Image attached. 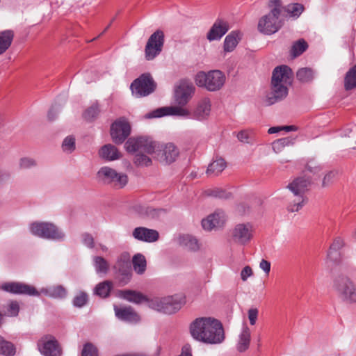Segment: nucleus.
I'll use <instances>...</instances> for the list:
<instances>
[{
  "label": "nucleus",
  "instance_id": "obj_16",
  "mask_svg": "<svg viewBox=\"0 0 356 356\" xmlns=\"http://www.w3.org/2000/svg\"><path fill=\"white\" fill-rule=\"evenodd\" d=\"M1 289L5 291L14 294L28 295L31 296H38L40 295V293L34 286L22 282L5 283L1 286Z\"/></svg>",
  "mask_w": 356,
  "mask_h": 356
},
{
  "label": "nucleus",
  "instance_id": "obj_9",
  "mask_svg": "<svg viewBox=\"0 0 356 356\" xmlns=\"http://www.w3.org/2000/svg\"><path fill=\"white\" fill-rule=\"evenodd\" d=\"M124 146L129 152H144L149 154H156L157 152L156 143L147 136L131 138L126 142Z\"/></svg>",
  "mask_w": 356,
  "mask_h": 356
},
{
  "label": "nucleus",
  "instance_id": "obj_27",
  "mask_svg": "<svg viewBox=\"0 0 356 356\" xmlns=\"http://www.w3.org/2000/svg\"><path fill=\"white\" fill-rule=\"evenodd\" d=\"M118 294L120 298L135 304H140L143 301L148 300L143 293L134 290L119 291Z\"/></svg>",
  "mask_w": 356,
  "mask_h": 356
},
{
  "label": "nucleus",
  "instance_id": "obj_22",
  "mask_svg": "<svg viewBox=\"0 0 356 356\" xmlns=\"http://www.w3.org/2000/svg\"><path fill=\"white\" fill-rule=\"evenodd\" d=\"M225 222V215L222 211H217L202 220L204 229L211 231L213 229L222 227Z\"/></svg>",
  "mask_w": 356,
  "mask_h": 356
},
{
  "label": "nucleus",
  "instance_id": "obj_3",
  "mask_svg": "<svg viewBox=\"0 0 356 356\" xmlns=\"http://www.w3.org/2000/svg\"><path fill=\"white\" fill-rule=\"evenodd\" d=\"M310 184V178L304 176L296 178L287 186L293 194L287 207L289 211H298L307 203V198L305 196V193L308 190Z\"/></svg>",
  "mask_w": 356,
  "mask_h": 356
},
{
  "label": "nucleus",
  "instance_id": "obj_8",
  "mask_svg": "<svg viewBox=\"0 0 356 356\" xmlns=\"http://www.w3.org/2000/svg\"><path fill=\"white\" fill-rule=\"evenodd\" d=\"M97 179L105 184H109L115 188H122L128 183V177L125 173L118 172L115 169L103 166L97 172Z\"/></svg>",
  "mask_w": 356,
  "mask_h": 356
},
{
  "label": "nucleus",
  "instance_id": "obj_34",
  "mask_svg": "<svg viewBox=\"0 0 356 356\" xmlns=\"http://www.w3.org/2000/svg\"><path fill=\"white\" fill-rule=\"evenodd\" d=\"M296 138L292 137H286L275 140L272 143V147L275 153H280L285 147L291 146L295 143Z\"/></svg>",
  "mask_w": 356,
  "mask_h": 356
},
{
  "label": "nucleus",
  "instance_id": "obj_13",
  "mask_svg": "<svg viewBox=\"0 0 356 356\" xmlns=\"http://www.w3.org/2000/svg\"><path fill=\"white\" fill-rule=\"evenodd\" d=\"M253 227L250 223L237 224L231 232L232 241L240 245L248 243L253 237Z\"/></svg>",
  "mask_w": 356,
  "mask_h": 356
},
{
  "label": "nucleus",
  "instance_id": "obj_28",
  "mask_svg": "<svg viewBox=\"0 0 356 356\" xmlns=\"http://www.w3.org/2000/svg\"><path fill=\"white\" fill-rule=\"evenodd\" d=\"M99 156L106 161H114L120 159V153L118 149L111 144L104 145L99 151Z\"/></svg>",
  "mask_w": 356,
  "mask_h": 356
},
{
  "label": "nucleus",
  "instance_id": "obj_5",
  "mask_svg": "<svg viewBox=\"0 0 356 356\" xmlns=\"http://www.w3.org/2000/svg\"><path fill=\"white\" fill-rule=\"evenodd\" d=\"M226 76L220 70H211L208 72H199L195 78L197 86L202 87L208 91L219 90L224 86Z\"/></svg>",
  "mask_w": 356,
  "mask_h": 356
},
{
  "label": "nucleus",
  "instance_id": "obj_41",
  "mask_svg": "<svg viewBox=\"0 0 356 356\" xmlns=\"http://www.w3.org/2000/svg\"><path fill=\"white\" fill-rule=\"evenodd\" d=\"M297 79L303 83L312 81L314 79V72L311 68L303 67L296 73Z\"/></svg>",
  "mask_w": 356,
  "mask_h": 356
},
{
  "label": "nucleus",
  "instance_id": "obj_31",
  "mask_svg": "<svg viewBox=\"0 0 356 356\" xmlns=\"http://www.w3.org/2000/svg\"><path fill=\"white\" fill-rule=\"evenodd\" d=\"M325 265L332 271L339 266L341 262V257L340 252L334 251L329 249L325 258Z\"/></svg>",
  "mask_w": 356,
  "mask_h": 356
},
{
  "label": "nucleus",
  "instance_id": "obj_57",
  "mask_svg": "<svg viewBox=\"0 0 356 356\" xmlns=\"http://www.w3.org/2000/svg\"><path fill=\"white\" fill-rule=\"evenodd\" d=\"M334 177L335 173L333 172H329L327 173L323 179L322 186L327 187L330 186L332 183Z\"/></svg>",
  "mask_w": 356,
  "mask_h": 356
},
{
  "label": "nucleus",
  "instance_id": "obj_51",
  "mask_svg": "<svg viewBox=\"0 0 356 356\" xmlns=\"http://www.w3.org/2000/svg\"><path fill=\"white\" fill-rule=\"evenodd\" d=\"M251 134V131L248 130H243L238 133L237 138L242 143H249Z\"/></svg>",
  "mask_w": 356,
  "mask_h": 356
},
{
  "label": "nucleus",
  "instance_id": "obj_2",
  "mask_svg": "<svg viewBox=\"0 0 356 356\" xmlns=\"http://www.w3.org/2000/svg\"><path fill=\"white\" fill-rule=\"evenodd\" d=\"M268 6L270 12L259 19L257 28L260 33L271 35L282 26L283 21L280 15L283 7L280 0H269Z\"/></svg>",
  "mask_w": 356,
  "mask_h": 356
},
{
  "label": "nucleus",
  "instance_id": "obj_58",
  "mask_svg": "<svg viewBox=\"0 0 356 356\" xmlns=\"http://www.w3.org/2000/svg\"><path fill=\"white\" fill-rule=\"evenodd\" d=\"M307 169L312 173L317 174L321 170L320 165H316L314 161H310L307 165Z\"/></svg>",
  "mask_w": 356,
  "mask_h": 356
},
{
  "label": "nucleus",
  "instance_id": "obj_48",
  "mask_svg": "<svg viewBox=\"0 0 356 356\" xmlns=\"http://www.w3.org/2000/svg\"><path fill=\"white\" fill-rule=\"evenodd\" d=\"M62 149L65 152L72 153L75 149V138L72 136H67L63 142Z\"/></svg>",
  "mask_w": 356,
  "mask_h": 356
},
{
  "label": "nucleus",
  "instance_id": "obj_42",
  "mask_svg": "<svg viewBox=\"0 0 356 356\" xmlns=\"http://www.w3.org/2000/svg\"><path fill=\"white\" fill-rule=\"evenodd\" d=\"M94 265L97 273L106 274L108 270V264L106 260L102 257H94Z\"/></svg>",
  "mask_w": 356,
  "mask_h": 356
},
{
  "label": "nucleus",
  "instance_id": "obj_18",
  "mask_svg": "<svg viewBox=\"0 0 356 356\" xmlns=\"http://www.w3.org/2000/svg\"><path fill=\"white\" fill-rule=\"evenodd\" d=\"M195 88L192 83H181L175 90V99L179 106L188 104L194 93Z\"/></svg>",
  "mask_w": 356,
  "mask_h": 356
},
{
  "label": "nucleus",
  "instance_id": "obj_29",
  "mask_svg": "<svg viewBox=\"0 0 356 356\" xmlns=\"http://www.w3.org/2000/svg\"><path fill=\"white\" fill-rule=\"evenodd\" d=\"M227 166L225 161L222 158L216 157L209 165L206 173L208 176H218Z\"/></svg>",
  "mask_w": 356,
  "mask_h": 356
},
{
  "label": "nucleus",
  "instance_id": "obj_52",
  "mask_svg": "<svg viewBox=\"0 0 356 356\" xmlns=\"http://www.w3.org/2000/svg\"><path fill=\"white\" fill-rule=\"evenodd\" d=\"M344 241L342 238L338 237L334 240L329 249L339 252V250L344 246Z\"/></svg>",
  "mask_w": 356,
  "mask_h": 356
},
{
  "label": "nucleus",
  "instance_id": "obj_53",
  "mask_svg": "<svg viewBox=\"0 0 356 356\" xmlns=\"http://www.w3.org/2000/svg\"><path fill=\"white\" fill-rule=\"evenodd\" d=\"M19 306L17 302H12L8 305V313L10 316H16L18 315Z\"/></svg>",
  "mask_w": 356,
  "mask_h": 356
},
{
  "label": "nucleus",
  "instance_id": "obj_47",
  "mask_svg": "<svg viewBox=\"0 0 356 356\" xmlns=\"http://www.w3.org/2000/svg\"><path fill=\"white\" fill-rule=\"evenodd\" d=\"M37 161L31 157H22L19 161V167L22 170L31 169L37 166Z\"/></svg>",
  "mask_w": 356,
  "mask_h": 356
},
{
  "label": "nucleus",
  "instance_id": "obj_59",
  "mask_svg": "<svg viewBox=\"0 0 356 356\" xmlns=\"http://www.w3.org/2000/svg\"><path fill=\"white\" fill-rule=\"evenodd\" d=\"M140 214L147 217H154L156 213V211L151 207L142 208L140 211Z\"/></svg>",
  "mask_w": 356,
  "mask_h": 356
},
{
  "label": "nucleus",
  "instance_id": "obj_25",
  "mask_svg": "<svg viewBox=\"0 0 356 356\" xmlns=\"http://www.w3.org/2000/svg\"><path fill=\"white\" fill-rule=\"evenodd\" d=\"M115 316L120 320L136 323L140 321V316L131 307H114Z\"/></svg>",
  "mask_w": 356,
  "mask_h": 356
},
{
  "label": "nucleus",
  "instance_id": "obj_21",
  "mask_svg": "<svg viewBox=\"0 0 356 356\" xmlns=\"http://www.w3.org/2000/svg\"><path fill=\"white\" fill-rule=\"evenodd\" d=\"M288 86L284 83H271L272 91L266 97L267 104L272 105L285 98L288 94Z\"/></svg>",
  "mask_w": 356,
  "mask_h": 356
},
{
  "label": "nucleus",
  "instance_id": "obj_7",
  "mask_svg": "<svg viewBox=\"0 0 356 356\" xmlns=\"http://www.w3.org/2000/svg\"><path fill=\"white\" fill-rule=\"evenodd\" d=\"M32 234L48 240L63 241L64 232L56 225L47 222H35L30 225Z\"/></svg>",
  "mask_w": 356,
  "mask_h": 356
},
{
  "label": "nucleus",
  "instance_id": "obj_40",
  "mask_svg": "<svg viewBox=\"0 0 356 356\" xmlns=\"http://www.w3.org/2000/svg\"><path fill=\"white\" fill-rule=\"evenodd\" d=\"M15 353L14 345L9 341L4 340L0 337V354L5 356H13Z\"/></svg>",
  "mask_w": 356,
  "mask_h": 356
},
{
  "label": "nucleus",
  "instance_id": "obj_33",
  "mask_svg": "<svg viewBox=\"0 0 356 356\" xmlns=\"http://www.w3.org/2000/svg\"><path fill=\"white\" fill-rule=\"evenodd\" d=\"M239 33L232 31L227 35L224 41V51L226 52L232 51L237 46L240 40Z\"/></svg>",
  "mask_w": 356,
  "mask_h": 356
},
{
  "label": "nucleus",
  "instance_id": "obj_39",
  "mask_svg": "<svg viewBox=\"0 0 356 356\" xmlns=\"http://www.w3.org/2000/svg\"><path fill=\"white\" fill-rule=\"evenodd\" d=\"M113 284L110 281H104L98 284L95 289L96 295L102 298L107 297L112 289Z\"/></svg>",
  "mask_w": 356,
  "mask_h": 356
},
{
  "label": "nucleus",
  "instance_id": "obj_60",
  "mask_svg": "<svg viewBox=\"0 0 356 356\" xmlns=\"http://www.w3.org/2000/svg\"><path fill=\"white\" fill-rule=\"evenodd\" d=\"M259 267L261 270H263L264 271V273L266 275L269 274L270 270V263L268 261H267L266 259H262L260 261Z\"/></svg>",
  "mask_w": 356,
  "mask_h": 356
},
{
  "label": "nucleus",
  "instance_id": "obj_12",
  "mask_svg": "<svg viewBox=\"0 0 356 356\" xmlns=\"http://www.w3.org/2000/svg\"><path fill=\"white\" fill-rule=\"evenodd\" d=\"M131 126L128 121L122 118L115 120L111 127V136L116 144L122 143L129 136Z\"/></svg>",
  "mask_w": 356,
  "mask_h": 356
},
{
  "label": "nucleus",
  "instance_id": "obj_35",
  "mask_svg": "<svg viewBox=\"0 0 356 356\" xmlns=\"http://www.w3.org/2000/svg\"><path fill=\"white\" fill-rule=\"evenodd\" d=\"M344 88L346 90L356 88V65L346 72L344 78Z\"/></svg>",
  "mask_w": 356,
  "mask_h": 356
},
{
  "label": "nucleus",
  "instance_id": "obj_37",
  "mask_svg": "<svg viewBox=\"0 0 356 356\" xmlns=\"http://www.w3.org/2000/svg\"><path fill=\"white\" fill-rule=\"evenodd\" d=\"M308 48L307 42L303 39H300L295 42L291 49V55L292 58H296L300 56Z\"/></svg>",
  "mask_w": 356,
  "mask_h": 356
},
{
  "label": "nucleus",
  "instance_id": "obj_63",
  "mask_svg": "<svg viewBox=\"0 0 356 356\" xmlns=\"http://www.w3.org/2000/svg\"><path fill=\"white\" fill-rule=\"evenodd\" d=\"M179 356H192L189 347L184 346L182 349V352Z\"/></svg>",
  "mask_w": 356,
  "mask_h": 356
},
{
  "label": "nucleus",
  "instance_id": "obj_32",
  "mask_svg": "<svg viewBox=\"0 0 356 356\" xmlns=\"http://www.w3.org/2000/svg\"><path fill=\"white\" fill-rule=\"evenodd\" d=\"M178 243L180 245L191 251H197L200 248L197 240L191 235L179 236Z\"/></svg>",
  "mask_w": 356,
  "mask_h": 356
},
{
  "label": "nucleus",
  "instance_id": "obj_61",
  "mask_svg": "<svg viewBox=\"0 0 356 356\" xmlns=\"http://www.w3.org/2000/svg\"><path fill=\"white\" fill-rule=\"evenodd\" d=\"M59 112V109L57 108H55L54 106L51 107L50 110L48 112V119L50 121H52L56 119L57 114Z\"/></svg>",
  "mask_w": 356,
  "mask_h": 356
},
{
  "label": "nucleus",
  "instance_id": "obj_20",
  "mask_svg": "<svg viewBox=\"0 0 356 356\" xmlns=\"http://www.w3.org/2000/svg\"><path fill=\"white\" fill-rule=\"evenodd\" d=\"M293 79V72L287 65L276 67L273 72L271 83L290 85Z\"/></svg>",
  "mask_w": 356,
  "mask_h": 356
},
{
  "label": "nucleus",
  "instance_id": "obj_10",
  "mask_svg": "<svg viewBox=\"0 0 356 356\" xmlns=\"http://www.w3.org/2000/svg\"><path fill=\"white\" fill-rule=\"evenodd\" d=\"M132 94L136 97H142L152 93L156 83L149 74H142L131 84Z\"/></svg>",
  "mask_w": 356,
  "mask_h": 356
},
{
  "label": "nucleus",
  "instance_id": "obj_15",
  "mask_svg": "<svg viewBox=\"0 0 356 356\" xmlns=\"http://www.w3.org/2000/svg\"><path fill=\"white\" fill-rule=\"evenodd\" d=\"M40 352L44 356H61L62 350L58 341L51 336L42 337L38 343Z\"/></svg>",
  "mask_w": 356,
  "mask_h": 356
},
{
  "label": "nucleus",
  "instance_id": "obj_43",
  "mask_svg": "<svg viewBox=\"0 0 356 356\" xmlns=\"http://www.w3.org/2000/svg\"><path fill=\"white\" fill-rule=\"evenodd\" d=\"M99 112L98 104L94 103L84 111L83 116L87 121H92L98 116Z\"/></svg>",
  "mask_w": 356,
  "mask_h": 356
},
{
  "label": "nucleus",
  "instance_id": "obj_14",
  "mask_svg": "<svg viewBox=\"0 0 356 356\" xmlns=\"http://www.w3.org/2000/svg\"><path fill=\"white\" fill-rule=\"evenodd\" d=\"M184 106H165L157 108L145 115V118H161L165 115H177L191 118V112Z\"/></svg>",
  "mask_w": 356,
  "mask_h": 356
},
{
  "label": "nucleus",
  "instance_id": "obj_36",
  "mask_svg": "<svg viewBox=\"0 0 356 356\" xmlns=\"http://www.w3.org/2000/svg\"><path fill=\"white\" fill-rule=\"evenodd\" d=\"M42 293L55 298H63L66 296V290L62 286H56L49 289H43Z\"/></svg>",
  "mask_w": 356,
  "mask_h": 356
},
{
  "label": "nucleus",
  "instance_id": "obj_4",
  "mask_svg": "<svg viewBox=\"0 0 356 356\" xmlns=\"http://www.w3.org/2000/svg\"><path fill=\"white\" fill-rule=\"evenodd\" d=\"M332 288L337 297L343 302L356 303V284L348 276L342 274L335 275Z\"/></svg>",
  "mask_w": 356,
  "mask_h": 356
},
{
  "label": "nucleus",
  "instance_id": "obj_17",
  "mask_svg": "<svg viewBox=\"0 0 356 356\" xmlns=\"http://www.w3.org/2000/svg\"><path fill=\"white\" fill-rule=\"evenodd\" d=\"M211 111V102L208 97L200 99L191 112V118L202 121L207 119Z\"/></svg>",
  "mask_w": 356,
  "mask_h": 356
},
{
  "label": "nucleus",
  "instance_id": "obj_44",
  "mask_svg": "<svg viewBox=\"0 0 356 356\" xmlns=\"http://www.w3.org/2000/svg\"><path fill=\"white\" fill-rule=\"evenodd\" d=\"M134 163L139 167H148L152 165V159L141 153V152H137L134 156Z\"/></svg>",
  "mask_w": 356,
  "mask_h": 356
},
{
  "label": "nucleus",
  "instance_id": "obj_46",
  "mask_svg": "<svg viewBox=\"0 0 356 356\" xmlns=\"http://www.w3.org/2000/svg\"><path fill=\"white\" fill-rule=\"evenodd\" d=\"M119 273L122 276L120 279V283L122 285L127 284L130 281L131 277V269L127 264H123L122 268L119 269Z\"/></svg>",
  "mask_w": 356,
  "mask_h": 356
},
{
  "label": "nucleus",
  "instance_id": "obj_23",
  "mask_svg": "<svg viewBox=\"0 0 356 356\" xmlns=\"http://www.w3.org/2000/svg\"><path fill=\"white\" fill-rule=\"evenodd\" d=\"M132 236L136 240L152 243L159 239V234L155 229H148L144 227H138L133 230Z\"/></svg>",
  "mask_w": 356,
  "mask_h": 356
},
{
  "label": "nucleus",
  "instance_id": "obj_49",
  "mask_svg": "<svg viewBox=\"0 0 356 356\" xmlns=\"http://www.w3.org/2000/svg\"><path fill=\"white\" fill-rule=\"evenodd\" d=\"M81 356H98L97 349L91 343H87L83 346Z\"/></svg>",
  "mask_w": 356,
  "mask_h": 356
},
{
  "label": "nucleus",
  "instance_id": "obj_54",
  "mask_svg": "<svg viewBox=\"0 0 356 356\" xmlns=\"http://www.w3.org/2000/svg\"><path fill=\"white\" fill-rule=\"evenodd\" d=\"M258 314L259 311L257 308H251L248 310V314L250 325H255L257 320Z\"/></svg>",
  "mask_w": 356,
  "mask_h": 356
},
{
  "label": "nucleus",
  "instance_id": "obj_30",
  "mask_svg": "<svg viewBox=\"0 0 356 356\" xmlns=\"http://www.w3.org/2000/svg\"><path fill=\"white\" fill-rule=\"evenodd\" d=\"M14 38L12 30L0 31V56L4 54L10 47Z\"/></svg>",
  "mask_w": 356,
  "mask_h": 356
},
{
  "label": "nucleus",
  "instance_id": "obj_19",
  "mask_svg": "<svg viewBox=\"0 0 356 356\" xmlns=\"http://www.w3.org/2000/svg\"><path fill=\"white\" fill-rule=\"evenodd\" d=\"M179 154V149L174 144L168 143L161 150L157 151L155 157L160 162L169 164L176 160Z\"/></svg>",
  "mask_w": 356,
  "mask_h": 356
},
{
  "label": "nucleus",
  "instance_id": "obj_56",
  "mask_svg": "<svg viewBox=\"0 0 356 356\" xmlns=\"http://www.w3.org/2000/svg\"><path fill=\"white\" fill-rule=\"evenodd\" d=\"M83 243L85 245L90 248L94 247V238L90 234L85 233L82 235Z\"/></svg>",
  "mask_w": 356,
  "mask_h": 356
},
{
  "label": "nucleus",
  "instance_id": "obj_11",
  "mask_svg": "<svg viewBox=\"0 0 356 356\" xmlns=\"http://www.w3.org/2000/svg\"><path fill=\"white\" fill-rule=\"evenodd\" d=\"M164 44V33L157 30L149 38L145 48V57L147 60L154 59L162 51Z\"/></svg>",
  "mask_w": 356,
  "mask_h": 356
},
{
  "label": "nucleus",
  "instance_id": "obj_26",
  "mask_svg": "<svg viewBox=\"0 0 356 356\" xmlns=\"http://www.w3.org/2000/svg\"><path fill=\"white\" fill-rule=\"evenodd\" d=\"M251 339V332L249 327L244 325L242 327L241 332L238 335L236 350L243 353L249 348Z\"/></svg>",
  "mask_w": 356,
  "mask_h": 356
},
{
  "label": "nucleus",
  "instance_id": "obj_64",
  "mask_svg": "<svg viewBox=\"0 0 356 356\" xmlns=\"http://www.w3.org/2000/svg\"><path fill=\"white\" fill-rule=\"evenodd\" d=\"M282 129L286 131H295L298 130V127L294 125L283 126Z\"/></svg>",
  "mask_w": 356,
  "mask_h": 356
},
{
  "label": "nucleus",
  "instance_id": "obj_55",
  "mask_svg": "<svg viewBox=\"0 0 356 356\" xmlns=\"http://www.w3.org/2000/svg\"><path fill=\"white\" fill-rule=\"evenodd\" d=\"M253 275V270L250 266H245L241 272V278L243 282H245L248 278Z\"/></svg>",
  "mask_w": 356,
  "mask_h": 356
},
{
  "label": "nucleus",
  "instance_id": "obj_6",
  "mask_svg": "<svg viewBox=\"0 0 356 356\" xmlns=\"http://www.w3.org/2000/svg\"><path fill=\"white\" fill-rule=\"evenodd\" d=\"M184 298L181 295H175L164 298H154L148 300V305L151 309L171 314L179 311L184 304Z\"/></svg>",
  "mask_w": 356,
  "mask_h": 356
},
{
  "label": "nucleus",
  "instance_id": "obj_1",
  "mask_svg": "<svg viewBox=\"0 0 356 356\" xmlns=\"http://www.w3.org/2000/svg\"><path fill=\"white\" fill-rule=\"evenodd\" d=\"M191 337L196 341L207 344H219L225 338L222 324L211 317H201L194 320L189 326Z\"/></svg>",
  "mask_w": 356,
  "mask_h": 356
},
{
  "label": "nucleus",
  "instance_id": "obj_62",
  "mask_svg": "<svg viewBox=\"0 0 356 356\" xmlns=\"http://www.w3.org/2000/svg\"><path fill=\"white\" fill-rule=\"evenodd\" d=\"M214 195L220 198H228L229 197V194L222 191H216Z\"/></svg>",
  "mask_w": 356,
  "mask_h": 356
},
{
  "label": "nucleus",
  "instance_id": "obj_45",
  "mask_svg": "<svg viewBox=\"0 0 356 356\" xmlns=\"http://www.w3.org/2000/svg\"><path fill=\"white\" fill-rule=\"evenodd\" d=\"M284 10L291 17H299L304 10V6L300 3H291L284 8Z\"/></svg>",
  "mask_w": 356,
  "mask_h": 356
},
{
  "label": "nucleus",
  "instance_id": "obj_24",
  "mask_svg": "<svg viewBox=\"0 0 356 356\" xmlns=\"http://www.w3.org/2000/svg\"><path fill=\"white\" fill-rule=\"evenodd\" d=\"M229 29V26L226 21L218 19L209 31L207 38L209 41L218 40Z\"/></svg>",
  "mask_w": 356,
  "mask_h": 356
},
{
  "label": "nucleus",
  "instance_id": "obj_50",
  "mask_svg": "<svg viewBox=\"0 0 356 356\" xmlns=\"http://www.w3.org/2000/svg\"><path fill=\"white\" fill-rule=\"evenodd\" d=\"M88 302V295L86 293L81 292L76 296L73 300V305L76 307H83Z\"/></svg>",
  "mask_w": 356,
  "mask_h": 356
},
{
  "label": "nucleus",
  "instance_id": "obj_38",
  "mask_svg": "<svg viewBox=\"0 0 356 356\" xmlns=\"http://www.w3.org/2000/svg\"><path fill=\"white\" fill-rule=\"evenodd\" d=\"M133 266L138 274H143L146 269V259L141 254H137L133 257Z\"/></svg>",
  "mask_w": 356,
  "mask_h": 356
}]
</instances>
